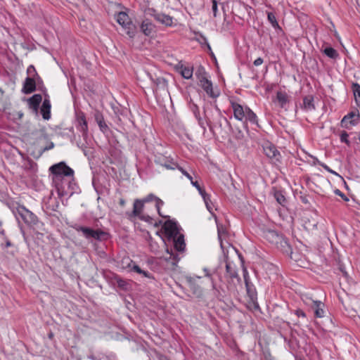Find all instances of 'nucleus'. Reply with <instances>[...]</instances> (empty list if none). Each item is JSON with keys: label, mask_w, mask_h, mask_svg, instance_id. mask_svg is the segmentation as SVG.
<instances>
[{"label": "nucleus", "mask_w": 360, "mask_h": 360, "mask_svg": "<svg viewBox=\"0 0 360 360\" xmlns=\"http://www.w3.org/2000/svg\"><path fill=\"white\" fill-rule=\"evenodd\" d=\"M49 171L52 176L53 184L58 191L63 188L62 181L64 176L72 177L74 176V170L68 167L65 162L52 165L49 168Z\"/></svg>", "instance_id": "nucleus-1"}, {"label": "nucleus", "mask_w": 360, "mask_h": 360, "mask_svg": "<svg viewBox=\"0 0 360 360\" xmlns=\"http://www.w3.org/2000/svg\"><path fill=\"white\" fill-rule=\"evenodd\" d=\"M116 20L122 26L126 34L130 38L134 37L136 32V27L125 12L118 13L116 15Z\"/></svg>", "instance_id": "nucleus-2"}, {"label": "nucleus", "mask_w": 360, "mask_h": 360, "mask_svg": "<svg viewBox=\"0 0 360 360\" xmlns=\"http://www.w3.org/2000/svg\"><path fill=\"white\" fill-rule=\"evenodd\" d=\"M42 97L40 94H34L27 100L29 107L33 112L38 116L39 113L45 120V101L42 103Z\"/></svg>", "instance_id": "nucleus-3"}, {"label": "nucleus", "mask_w": 360, "mask_h": 360, "mask_svg": "<svg viewBox=\"0 0 360 360\" xmlns=\"http://www.w3.org/2000/svg\"><path fill=\"white\" fill-rule=\"evenodd\" d=\"M196 75L199 79L200 86L203 89L206 94L212 98L218 96V94L213 91L212 83L206 77V73L203 68H200L196 72Z\"/></svg>", "instance_id": "nucleus-4"}, {"label": "nucleus", "mask_w": 360, "mask_h": 360, "mask_svg": "<svg viewBox=\"0 0 360 360\" xmlns=\"http://www.w3.org/2000/svg\"><path fill=\"white\" fill-rule=\"evenodd\" d=\"M27 72L29 76L25 79L23 83L22 91L23 93L27 94H31L36 89V81L33 77L34 75L37 76V74L33 65H30L28 67Z\"/></svg>", "instance_id": "nucleus-5"}, {"label": "nucleus", "mask_w": 360, "mask_h": 360, "mask_svg": "<svg viewBox=\"0 0 360 360\" xmlns=\"http://www.w3.org/2000/svg\"><path fill=\"white\" fill-rule=\"evenodd\" d=\"M15 217L18 221L21 219L27 224H35L37 222V217L22 206L17 208Z\"/></svg>", "instance_id": "nucleus-6"}, {"label": "nucleus", "mask_w": 360, "mask_h": 360, "mask_svg": "<svg viewBox=\"0 0 360 360\" xmlns=\"http://www.w3.org/2000/svg\"><path fill=\"white\" fill-rule=\"evenodd\" d=\"M228 124L229 122L226 118L221 116L219 113L215 115L213 121L209 119L207 120V124L213 133L221 131L223 130V125Z\"/></svg>", "instance_id": "nucleus-7"}, {"label": "nucleus", "mask_w": 360, "mask_h": 360, "mask_svg": "<svg viewBox=\"0 0 360 360\" xmlns=\"http://www.w3.org/2000/svg\"><path fill=\"white\" fill-rule=\"evenodd\" d=\"M155 162L167 169H175L178 165L171 157L159 153L155 155Z\"/></svg>", "instance_id": "nucleus-8"}, {"label": "nucleus", "mask_w": 360, "mask_h": 360, "mask_svg": "<svg viewBox=\"0 0 360 360\" xmlns=\"http://www.w3.org/2000/svg\"><path fill=\"white\" fill-rule=\"evenodd\" d=\"M264 153L267 158L271 159L274 162H279L281 154L276 149V146L271 143H265L263 145Z\"/></svg>", "instance_id": "nucleus-9"}, {"label": "nucleus", "mask_w": 360, "mask_h": 360, "mask_svg": "<svg viewBox=\"0 0 360 360\" xmlns=\"http://www.w3.org/2000/svg\"><path fill=\"white\" fill-rule=\"evenodd\" d=\"M144 207L143 202L141 200L136 199L134 202V207L132 212V216L138 217L140 219L144 221H149L151 218L148 215L143 214V210Z\"/></svg>", "instance_id": "nucleus-10"}, {"label": "nucleus", "mask_w": 360, "mask_h": 360, "mask_svg": "<svg viewBox=\"0 0 360 360\" xmlns=\"http://www.w3.org/2000/svg\"><path fill=\"white\" fill-rule=\"evenodd\" d=\"M162 228L169 238H175L179 233L176 223L172 220L165 221Z\"/></svg>", "instance_id": "nucleus-11"}, {"label": "nucleus", "mask_w": 360, "mask_h": 360, "mask_svg": "<svg viewBox=\"0 0 360 360\" xmlns=\"http://www.w3.org/2000/svg\"><path fill=\"white\" fill-rule=\"evenodd\" d=\"M77 230L78 231H81L83 233V235L88 239H100L101 236L104 234V233L101 231L94 230L88 227L79 226V228L77 229Z\"/></svg>", "instance_id": "nucleus-12"}, {"label": "nucleus", "mask_w": 360, "mask_h": 360, "mask_svg": "<svg viewBox=\"0 0 360 360\" xmlns=\"http://www.w3.org/2000/svg\"><path fill=\"white\" fill-rule=\"evenodd\" d=\"M77 128L82 133L83 136H86L88 133V126L85 115L83 112L77 113Z\"/></svg>", "instance_id": "nucleus-13"}, {"label": "nucleus", "mask_w": 360, "mask_h": 360, "mask_svg": "<svg viewBox=\"0 0 360 360\" xmlns=\"http://www.w3.org/2000/svg\"><path fill=\"white\" fill-rule=\"evenodd\" d=\"M231 107L233 110L234 117L240 121H243L246 114V108H244L241 105L232 102Z\"/></svg>", "instance_id": "nucleus-14"}, {"label": "nucleus", "mask_w": 360, "mask_h": 360, "mask_svg": "<svg viewBox=\"0 0 360 360\" xmlns=\"http://www.w3.org/2000/svg\"><path fill=\"white\" fill-rule=\"evenodd\" d=\"M141 200L143 202V204H145L146 202L155 201V207L160 216L162 217H166V216H163L160 212V207L164 204V202L159 198L155 196L153 194H150L147 197Z\"/></svg>", "instance_id": "nucleus-15"}, {"label": "nucleus", "mask_w": 360, "mask_h": 360, "mask_svg": "<svg viewBox=\"0 0 360 360\" xmlns=\"http://www.w3.org/2000/svg\"><path fill=\"white\" fill-rule=\"evenodd\" d=\"M154 18L159 22L166 26H172L173 24V18L166 14L155 13L153 15Z\"/></svg>", "instance_id": "nucleus-16"}, {"label": "nucleus", "mask_w": 360, "mask_h": 360, "mask_svg": "<svg viewBox=\"0 0 360 360\" xmlns=\"http://www.w3.org/2000/svg\"><path fill=\"white\" fill-rule=\"evenodd\" d=\"M311 308L314 311L315 316L322 318L325 316L324 304L321 301H313Z\"/></svg>", "instance_id": "nucleus-17"}, {"label": "nucleus", "mask_w": 360, "mask_h": 360, "mask_svg": "<svg viewBox=\"0 0 360 360\" xmlns=\"http://www.w3.org/2000/svg\"><path fill=\"white\" fill-rule=\"evenodd\" d=\"M359 115L355 112H351L348 115H345L341 121L342 125L347 127V124L349 123L352 125L355 124L359 120Z\"/></svg>", "instance_id": "nucleus-18"}, {"label": "nucleus", "mask_w": 360, "mask_h": 360, "mask_svg": "<svg viewBox=\"0 0 360 360\" xmlns=\"http://www.w3.org/2000/svg\"><path fill=\"white\" fill-rule=\"evenodd\" d=\"M186 281L193 293L196 297H200L202 295V290L200 286L195 285L194 277H188Z\"/></svg>", "instance_id": "nucleus-19"}, {"label": "nucleus", "mask_w": 360, "mask_h": 360, "mask_svg": "<svg viewBox=\"0 0 360 360\" xmlns=\"http://www.w3.org/2000/svg\"><path fill=\"white\" fill-rule=\"evenodd\" d=\"M246 114L244 118V126L246 127V122H250L252 124L258 126L257 117L256 114L252 111L249 108H246Z\"/></svg>", "instance_id": "nucleus-20"}, {"label": "nucleus", "mask_w": 360, "mask_h": 360, "mask_svg": "<svg viewBox=\"0 0 360 360\" xmlns=\"http://www.w3.org/2000/svg\"><path fill=\"white\" fill-rule=\"evenodd\" d=\"M288 96L285 92L278 91L276 94V102L281 108H285L286 104L288 103Z\"/></svg>", "instance_id": "nucleus-21"}, {"label": "nucleus", "mask_w": 360, "mask_h": 360, "mask_svg": "<svg viewBox=\"0 0 360 360\" xmlns=\"http://www.w3.org/2000/svg\"><path fill=\"white\" fill-rule=\"evenodd\" d=\"M302 108L306 111H312L315 110L314 97L312 96H307L303 98Z\"/></svg>", "instance_id": "nucleus-22"}, {"label": "nucleus", "mask_w": 360, "mask_h": 360, "mask_svg": "<svg viewBox=\"0 0 360 360\" xmlns=\"http://www.w3.org/2000/svg\"><path fill=\"white\" fill-rule=\"evenodd\" d=\"M154 25L148 20H143L141 25V31L146 36L150 35L154 32Z\"/></svg>", "instance_id": "nucleus-23"}, {"label": "nucleus", "mask_w": 360, "mask_h": 360, "mask_svg": "<svg viewBox=\"0 0 360 360\" xmlns=\"http://www.w3.org/2000/svg\"><path fill=\"white\" fill-rule=\"evenodd\" d=\"M171 239L173 240L174 248L177 251L181 252V251H183L184 250V248H185V243H184L183 235H181V234L179 233L176 236V237L172 238Z\"/></svg>", "instance_id": "nucleus-24"}, {"label": "nucleus", "mask_w": 360, "mask_h": 360, "mask_svg": "<svg viewBox=\"0 0 360 360\" xmlns=\"http://www.w3.org/2000/svg\"><path fill=\"white\" fill-rule=\"evenodd\" d=\"M192 185L198 189V191H199L200 194L201 195V196L202 197V198L205 201L207 208L210 211V207L209 205V201H210V200L209 195L200 187V186L199 185L198 181H195V182H192Z\"/></svg>", "instance_id": "nucleus-25"}, {"label": "nucleus", "mask_w": 360, "mask_h": 360, "mask_svg": "<svg viewBox=\"0 0 360 360\" xmlns=\"http://www.w3.org/2000/svg\"><path fill=\"white\" fill-rule=\"evenodd\" d=\"M94 117L101 130L102 131H105L108 129V126L104 121L102 114L97 111L95 112Z\"/></svg>", "instance_id": "nucleus-26"}, {"label": "nucleus", "mask_w": 360, "mask_h": 360, "mask_svg": "<svg viewBox=\"0 0 360 360\" xmlns=\"http://www.w3.org/2000/svg\"><path fill=\"white\" fill-rule=\"evenodd\" d=\"M226 276L231 278H236L238 281H240V278L238 276V274L236 271L235 270L234 266L231 263H226Z\"/></svg>", "instance_id": "nucleus-27"}, {"label": "nucleus", "mask_w": 360, "mask_h": 360, "mask_svg": "<svg viewBox=\"0 0 360 360\" xmlns=\"http://www.w3.org/2000/svg\"><path fill=\"white\" fill-rule=\"evenodd\" d=\"M266 237L272 243H278L279 242H281V240L283 239V237L274 231H268Z\"/></svg>", "instance_id": "nucleus-28"}, {"label": "nucleus", "mask_w": 360, "mask_h": 360, "mask_svg": "<svg viewBox=\"0 0 360 360\" xmlns=\"http://www.w3.org/2000/svg\"><path fill=\"white\" fill-rule=\"evenodd\" d=\"M181 74L185 79H190L193 75V68L191 67L181 66Z\"/></svg>", "instance_id": "nucleus-29"}, {"label": "nucleus", "mask_w": 360, "mask_h": 360, "mask_svg": "<svg viewBox=\"0 0 360 360\" xmlns=\"http://www.w3.org/2000/svg\"><path fill=\"white\" fill-rule=\"evenodd\" d=\"M217 231H218V238H219V240L220 242V245H221V248L223 249L224 245H223L222 240L226 236V230L222 226H217Z\"/></svg>", "instance_id": "nucleus-30"}, {"label": "nucleus", "mask_w": 360, "mask_h": 360, "mask_svg": "<svg viewBox=\"0 0 360 360\" xmlns=\"http://www.w3.org/2000/svg\"><path fill=\"white\" fill-rule=\"evenodd\" d=\"M352 90L356 102L357 103H360V85L358 84H353Z\"/></svg>", "instance_id": "nucleus-31"}, {"label": "nucleus", "mask_w": 360, "mask_h": 360, "mask_svg": "<svg viewBox=\"0 0 360 360\" xmlns=\"http://www.w3.org/2000/svg\"><path fill=\"white\" fill-rule=\"evenodd\" d=\"M267 18L269 22L274 28H280L278 23L276 20V16L273 13L269 12L267 13Z\"/></svg>", "instance_id": "nucleus-32"}, {"label": "nucleus", "mask_w": 360, "mask_h": 360, "mask_svg": "<svg viewBox=\"0 0 360 360\" xmlns=\"http://www.w3.org/2000/svg\"><path fill=\"white\" fill-rule=\"evenodd\" d=\"M323 53L330 58H335L338 56V52L332 47H326Z\"/></svg>", "instance_id": "nucleus-33"}, {"label": "nucleus", "mask_w": 360, "mask_h": 360, "mask_svg": "<svg viewBox=\"0 0 360 360\" xmlns=\"http://www.w3.org/2000/svg\"><path fill=\"white\" fill-rule=\"evenodd\" d=\"M167 251V253L169 254V257H165V260L171 262L172 266H176L179 261V259H177L176 256H174L172 253H170L168 250Z\"/></svg>", "instance_id": "nucleus-34"}, {"label": "nucleus", "mask_w": 360, "mask_h": 360, "mask_svg": "<svg viewBox=\"0 0 360 360\" xmlns=\"http://www.w3.org/2000/svg\"><path fill=\"white\" fill-rule=\"evenodd\" d=\"M274 197H275L276 201L281 205H283V203L285 201V196L279 191H277L275 193Z\"/></svg>", "instance_id": "nucleus-35"}, {"label": "nucleus", "mask_w": 360, "mask_h": 360, "mask_svg": "<svg viewBox=\"0 0 360 360\" xmlns=\"http://www.w3.org/2000/svg\"><path fill=\"white\" fill-rule=\"evenodd\" d=\"M131 269L139 274H143V276L146 277H149L148 273L147 271H144L141 270V268L138 265L133 264Z\"/></svg>", "instance_id": "nucleus-36"}, {"label": "nucleus", "mask_w": 360, "mask_h": 360, "mask_svg": "<svg viewBox=\"0 0 360 360\" xmlns=\"http://www.w3.org/2000/svg\"><path fill=\"white\" fill-rule=\"evenodd\" d=\"M193 112H194L195 117L198 119L200 125L205 129V127L204 126V122L201 120V119L200 117H198V114H199L198 108L195 105H194Z\"/></svg>", "instance_id": "nucleus-37"}, {"label": "nucleus", "mask_w": 360, "mask_h": 360, "mask_svg": "<svg viewBox=\"0 0 360 360\" xmlns=\"http://www.w3.org/2000/svg\"><path fill=\"white\" fill-rule=\"evenodd\" d=\"M212 10L213 12L214 17L217 16L218 7H217V0H212Z\"/></svg>", "instance_id": "nucleus-38"}, {"label": "nucleus", "mask_w": 360, "mask_h": 360, "mask_svg": "<svg viewBox=\"0 0 360 360\" xmlns=\"http://www.w3.org/2000/svg\"><path fill=\"white\" fill-rule=\"evenodd\" d=\"M243 277H244V281H245L246 288H248L249 289L250 278H249L248 271L245 269H243Z\"/></svg>", "instance_id": "nucleus-39"}, {"label": "nucleus", "mask_w": 360, "mask_h": 360, "mask_svg": "<svg viewBox=\"0 0 360 360\" xmlns=\"http://www.w3.org/2000/svg\"><path fill=\"white\" fill-rule=\"evenodd\" d=\"M51 117V103L49 100L46 99V120H49Z\"/></svg>", "instance_id": "nucleus-40"}, {"label": "nucleus", "mask_w": 360, "mask_h": 360, "mask_svg": "<svg viewBox=\"0 0 360 360\" xmlns=\"http://www.w3.org/2000/svg\"><path fill=\"white\" fill-rule=\"evenodd\" d=\"M347 138H348V134L346 131H343L340 135L341 141L349 144V141H348Z\"/></svg>", "instance_id": "nucleus-41"}, {"label": "nucleus", "mask_w": 360, "mask_h": 360, "mask_svg": "<svg viewBox=\"0 0 360 360\" xmlns=\"http://www.w3.org/2000/svg\"><path fill=\"white\" fill-rule=\"evenodd\" d=\"M176 169H178L189 180H191V176L186 170H184L181 167L177 165V167Z\"/></svg>", "instance_id": "nucleus-42"}, {"label": "nucleus", "mask_w": 360, "mask_h": 360, "mask_svg": "<svg viewBox=\"0 0 360 360\" xmlns=\"http://www.w3.org/2000/svg\"><path fill=\"white\" fill-rule=\"evenodd\" d=\"M335 193L339 196H340L344 200L348 201L349 199L346 197V195L342 193L339 189H336L335 191Z\"/></svg>", "instance_id": "nucleus-43"}, {"label": "nucleus", "mask_w": 360, "mask_h": 360, "mask_svg": "<svg viewBox=\"0 0 360 360\" xmlns=\"http://www.w3.org/2000/svg\"><path fill=\"white\" fill-rule=\"evenodd\" d=\"M319 165L321 167H323L326 171L329 172L330 173H332V174H338L335 172H334L333 170L330 169L326 165H325L323 163H320Z\"/></svg>", "instance_id": "nucleus-44"}, {"label": "nucleus", "mask_w": 360, "mask_h": 360, "mask_svg": "<svg viewBox=\"0 0 360 360\" xmlns=\"http://www.w3.org/2000/svg\"><path fill=\"white\" fill-rule=\"evenodd\" d=\"M314 301V300L311 299L310 297H306L304 300V303L311 307V305H312V302Z\"/></svg>", "instance_id": "nucleus-45"}, {"label": "nucleus", "mask_w": 360, "mask_h": 360, "mask_svg": "<svg viewBox=\"0 0 360 360\" xmlns=\"http://www.w3.org/2000/svg\"><path fill=\"white\" fill-rule=\"evenodd\" d=\"M263 63V59L262 58H258L254 61V65L255 66H259Z\"/></svg>", "instance_id": "nucleus-46"}, {"label": "nucleus", "mask_w": 360, "mask_h": 360, "mask_svg": "<svg viewBox=\"0 0 360 360\" xmlns=\"http://www.w3.org/2000/svg\"><path fill=\"white\" fill-rule=\"evenodd\" d=\"M296 314L297 316L299 317H305V313L303 311H301V310H297L296 311Z\"/></svg>", "instance_id": "nucleus-47"}, {"label": "nucleus", "mask_w": 360, "mask_h": 360, "mask_svg": "<svg viewBox=\"0 0 360 360\" xmlns=\"http://www.w3.org/2000/svg\"><path fill=\"white\" fill-rule=\"evenodd\" d=\"M53 148V143L52 142L51 143H46V150H50Z\"/></svg>", "instance_id": "nucleus-48"}, {"label": "nucleus", "mask_w": 360, "mask_h": 360, "mask_svg": "<svg viewBox=\"0 0 360 360\" xmlns=\"http://www.w3.org/2000/svg\"><path fill=\"white\" fill-rule=\"evenodd\" d=\"M36 238L39 240V239H42L43 238V233H39V232H37L36 233Z\"/></svg>", "instance_id": "nucleus-49"}, {"label": "nucleus", "mask_w": 360, "mask_h": 360, "mask_svg": "<svg viewBox=\"0 0 360 360\" xmlns=\"http://www.w3.org/2000/svg\"><path fill=\"white\" fill-rule=\"evenodd\" d=\"M119 204L120 205V206L124 207L125 205V200L122 198H120Z\"/></svg>", "instance_id": "nucleus-50"}, {"label": "nucleus", "mask_w": 360, "mask_h": 360, "mask_svg": "<svg viewBox=\"0 0 360 360\" xmlns=\"http://www.w3.org/2000/svg\"><path fill=\"white\" fill-rule=\"evenodd\" d=\"M203 271L205 273V276H207V277H210L211 276V275H210V272H209V271H208V269L207 268H204Z\"/></svg>", "instance_id": "nucleus-51"}, {"label": "nucleus", "mask_w": 360, "mask_h": 360, "mask_svg": "<svg viewBox=\"0 0 360 360\" xmlns=\"http://www.w3.org/2000/svg\"><path fill=\"white\" fill-rule=\"evenodd\" d=\"M158 83H162L164 85L166 83V81L165 79H162V78H158Z\"/></svg>", "instance_id": "nucleus-52"}, {"label": "nucleus", "mask_w": 360, "mask_h": 360, "mask_svg": "<svg viewBox=\"0 0 360 360\" xmlns=\"http://www.w3.org/2000/svg\"><path fill=\"white\" fill-rule=\"evenodd\" d=\"M247 288V291L248 293H250V292L252 291V286L250 285V283L249 282V289L248 288Z\"/></svg>", "instance_id": "nucleus-53"}, {"label": "nucleus", "mask_w": 360, "mask_h": 360, "mask_svg": "<svg viewBox=\"0 0 360 360\" xmlns=\"http://www.w3.org/2000/svg\"><path fill=\"white\" fill-rule=\"evenodd\" d=\"M212 281V286L213 289H216V284L214 283L212 278H211Z\"/></svg>", "instance_id": "nucleus-54"}, {"label": "nucleus", "mask_w": 360, "mask_h": 360, "mask_svg": "<svg viewBox=\"0 0 360 360\" xmlns=\"http://www.w3.org/2000/svg\"><path fill=\"white\" fill-rule=\"evenodd\" d=\"M4 94V91L0 89V96H2Z\"/></svg>", "instance_id": "nucleus-55"}, {"label": "nucleus", "mask_w": 360, "mask_h": 360, "mask_svg": "<svg viewBox=\"0 0 360 360\" xmlns=\"http://www.w3.org/2000/svg\"><path fill=\"white\" fill-rule=\"evenodd\" d=\"M6 246H8H8H11V243H10V242H7V243H6Z\"/></svg>", "instance_id": "nucleus-56"}, {"label": "nucleus", "mask_w": 360, "mask_h": 360, "mask_svg": "<svg viewBox=\"0 0 360 360\" xmlns=\"http://www.w3.org/2000/svg\"><path fill=\"white\" fill-rule=\"evenodd\" d=\"M191 183L192 184V182H195L193 180V178L191 177Z\"/></svg>", "instance_id": "nucleus-57"}]
</instances>
